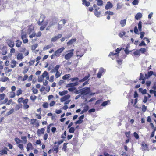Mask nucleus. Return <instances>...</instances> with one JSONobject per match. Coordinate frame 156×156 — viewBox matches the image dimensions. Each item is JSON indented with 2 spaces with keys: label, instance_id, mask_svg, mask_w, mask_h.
<instances>
[{
  "label": "nucleus",
  "instance_id": "obj_1",
  "mask_svg": "<svg viewBox=\"0 0 156 156\" xmlns=\"http://www.w3.org/2000/svg\"><path fill=\"white\" fill-rule=\"evenodd\" d=\"M28 33L29 34V37L32 38L34 37H39L42 35V33L41 32L39 31L36 34L35 31H34V29L33 27L30 25L28 28Z\"/></svg>",
  "mask_w": 156,
  "mask_h": 156
},
{
  "label": "nucleus",
  "instance_id": "obj_2",
  "mask_svg": "<svg viewBox=\"0 0 156 156\" xmlns=\"http://www.w3.org/2000/svg\"><path fill=\"white\" fill-rule=\"evenodd\" d=\"M45 18V17L44 15L41 16L39 18V20L37 22L38 25L41 26L40 27L41 31H42L44 29L48 23L47 22H44Z\"/></svg>",
  "mask_w": 156,
  "mask_h": 156
},
{
  "label": "nucleus",
  "instance_id": "obj_3",
  "mask_svg": "<svg viewBox=\"0 0 156 156\" xmlns=\"http://www.w3.org/2000/svg\"><path fill=\"white\" fill-rule=\"evenodd\" d=\"M29 100L27 98L24 99V98L23 97H21L19 98L17 100V102L19 103L22 102L23 104V108L24 109H28L29 106L27 104Z\"/></svg>",
  "mask_w": 156,
  "mask_h": 156
},
{
  "label": "nucleus",
  "instance_id": "obj_4",
  "mask_svg": "<svg viewBox=\"0 0 156 156\" xmlns=\"http://www.w3.org/2000/svg\"><path fill=\"white\" fill-rule=\"evenodd\" d=\"M73 49H72L68 51L67 52V53L64 56L65 59L66 60L70 59L73 55Z\"/></svg>",
  "mask_w": 156,
  "mask_h": 156
},
{
  "label": "nucleus",
  "instance_id": "obj_5",
  "mask_svg": "<svg viewBox=\"0 0 156 156\" xmlns=\"http://www.w3.org/2000/svg\"><path fill=\"white\" fill-rule=\"evenodd\" d=\"M65 49V48L62 47L58 49L55 51L54 55H55V56L57 57H59Z\"/></svg>",
  "mask_w": 156,
  "mask_h": 156
},
{
  "label": "nucleus",
  "instance_id": "obj_6",
  "mask_svg": "<svg viewBox=\"0 0 156 156\" xmlns=\"http://www.w3.org/2000/svg\"><path fill=\"white\" fill-rule=\"evenodd\" d=\"M81 94L86 95L89 93L90 91V89L89 87H86L81 89Z\"/></svg>",
  "mask_w": 156,
  "mask_h": 156
},
{
  "label": "nucleus",
  "instance_id": "obj_7",
  "mask_svg": "<svg viewBox=\"0 0 156 156\" xmlns=\"http://www.w3.org/2000/svg\"><path fill=\"white\" fill-rule=\"evenodd\" d=\"M8 45L10 48H13L15 45L14 42L11 39H8L6 41Z\"/></svg>",
  "mask_w": 156,
  "mask_h": 156
},
{
  "label": "nucleus",
  "instance_id": "obj_8",
  "mask_svg": "<svg viewBox=\"0 0 156 156\" xmlns=\"http://www.w3.org/2000/svg\"><path fill=\"white\" fill-rule=\"evenodd\" d=\"M62 36L61 34H59L57 36H55L54 37L52 38L51 39V41L52 42H54L56 41L57 40L61 38Z\"/></svg>",
  "mask_w": 156,
  "mask_h": 156
},
{
  "label": "nucleus",
  "instance_id": "obj_9",
  "mask_svg": "<svg viewBox=\"0 0 156 156\" xmlns=\"http://www.w3.org/2000/svg\"><path fill=\"white\" fill-rule=\"evenodd\" d=\"M21 38L23 43L25 44L28 42V40L27 38V35L26 34H22Z\"/></svg>",
  "mask_w": 156,
  "mask_h": 156
},
{
  "label": "nucleus",
  "instance_id": "obj_10",
  "mask_svg": "<svg viewBox=\"0 0 156 156\" xmlns=\"http://www.w3.org/2000/svg\"><path fill=\"white\" fill-rule=\"evenodd\" d=\"M0 50L2 51V53L3 55H6L7 53V47L6 46H3L2 48L0 46Z\"/></svg>",
  "mask_w": 156,
  "mask_h": 156
},
{
  "label": "nucleus",
  "instance_id": "obj_11",
  "mask_svg": "<svg viewBox=\"0 0 156 156\" xmlns=\"http://www.w3.org/2000/svg\"><path fill=\"white\" fill-rule=\"evenodd\" d=\"M12 102V99H10L8 100L7 98H5L4 101L2 102V104H6L7 105H9Z\"/></svg>",
  "mask_w": 156,
  "mask_h": 156
},
{
  "label": "nucleus",
  "instance_id": "obj_12",
  "mask_svg": "<svg viewBox=\"0 0 156 156\" xmlns=\"http://www.w3.org/2000/svg\"><path fill=\"white\" fill-rule=\"evenodd\" d=\"M113 6L112 4L111 3L110 1L107 2L105 7V9L106 10H108L111 8Z\"/></svg>",
  "mask_w": 156,
  "mask_h": 156
},
{
  "label": "nucleus",
  "instance_id": "obj_13",
  "mask_svg": "<svg viewBox=\"0 0 156 156\" xmlns=\"http://www.w3.org/2000/svg\"><path fill=\"white\" fill-rule=\"evenodd\" d=\"M104 71V69L102 68H101L97 74V77L98 78H100L102 76V74Z\"/></svg>",
  "mask_w": 156,
  "mask_h": 156
},
{
  "label": "nucleus",
  "instance_id": "obj_14",
  "mask_svg": "<svg viewBox=\"0 0 156 156\" xmlns=\"http://www.w3.org/2000/svg\"><path fill=\"white\" fill-rule=\"evenodd\" d=\"M70 96L69 94H67V95H65L63 97L61 98L60 99V101L61 102H63L69 99Z\"/></svg>",
  "mask_w": 156,
  "mask_h": 156
},
{
  "label": "nucleus",
  "instance_id": "obj_15",
  "mask_svg": "<svg viewBox=\"0 0 156 156\" xmlns=\"http://www.w3.org/2000/svg\"><path fill=\"white\" fill-rule=\"evenodd\" d=\"M78 84V83L77 82L75 83H71L66 85V87H71L75 86Z\"/></svg>",
  "mask_w": 156,
  "mask_h": 156
},
{
  "label": "nucleus",
  "instance_id": "obj_16",
  "mask_svg": "<svg viewBox=\"0 0 156 156\" xmlns=\"http://www.w3.org/2000/svg\"><path fill=\"white\" fill-rule=\"evenodd\" d=\"M82 4L86 7H88L90 5L89 2L87 1V0H82Z\"/></svg>",
  "mask_w": 156,
  "mask_h": 156
},
{
  "label": "nucleus",
  "instance_id": "obj_17",
  "mask_svg": "<svg viewBox=\"0 0 156 156\" xmlns=\"http://www.w3.org/2000/svg\"><path fill=\"white\" fill-rule=\"evenodd\" d=\"M16 58L18 60H21L23 58L22 54L21 53H18L17 55Z\"/></svg>",
  "mask_w": 156,
  "mask_h": 156
},
{
  "label": "nucleus",
  "instance_id": "obj_18",
  "mask_svg": "<svg viewBox=\"0 0 156 156\" xmlns=\"http://www.w3.org/2000/svg\"><path fill=\"white\" fill-rule=\"evenodd\" d=\"M44 78L46 77L47 80H48L49 78V76L48 72L46 71H44L42 75H41Z\"/></svg>",
  "mask_w": 156,
  "mask_h": 156
},
{
  "label": "nucleus",
  "instance_id": "obj_19",
  "mask_svg": "<svg viewBox=\"0 0 156 156\" xmlns=\"http://www.w3.org/2000/svg\"><path fill=\"white\" fill-rule=\"evenodd\" d=\"M22 42L19 40H17L16 41V46L17 48L20 47L22 44Z\"/></svg>",
  "mask_w": 156,
  "mask_h": 156
},
{
  "label": "nucleus",
  "instance_id": "obj_20",
  "mask_svg": "<svg viewBox=\"0 0 156 156\" xmlns=\"http://www.w3.org/2000/svg\"><path fill=\"white\" fill-rule=\"evenodd\" d=\"M142 17V14L140 13H138L135 16V18L136 20H138L140 19Z\"/></svg>",
  "mask_w": 156,
  "mask_h": 156
},
{
  "label": "nucleus",
  "instance_id": "obj_21",
  "mask_svg": "<svg viewBox=\"0 0 156 156\" xmlns=\"http://www.w3.org/2000/svg\"><path fill=\"white\" fill-rule=\"evenodd\" d=\"M141 146L143 149L144 150H147L148 148V145L144 141L142 142Z\"/></svg>",
  "mask_w": 156,
  "mask_h": 156
},
{
  "label": "nucleus",
  "instance_id": "obj_22",
  "mask_svg": "<svg viewBox=\"0 0 156 156\" xmlns=\"http://www.w3.org/2000/svg\"><path fill=\"white\" fill-rule=\"evenodd\" d=\"M5 149H2L1 150L0 152V154L3 155L5 154H7V150H8V149L6 147H5Z\"/></svg>",
  "mask_w": 156,
  "mask_h": 156
},
{
  "label": "nucleus",
  "instance_id": "obj_23",
  "mask_svg": "<svg viewBox=\"0 0 156 156\" xmlns=\"http://www.w3.org/2000/svg\"><path fill=\"white\" fill-rule=\"evenodd\" d=\"M154 72L152 71H151L148 72L147 74H146L145 75V77L147 78H148L150 77L152 75H153Z\"/></svg>",
  "mask_w": 156,
  "mask_h": 156
},
{
  "label": "nucleus",
  "instance_id": "obj_24",
  "mask_svg": "<svg viewBox=\"0 0 156 156\" xmlns=\"http://www.w3.org/2000/svg\"><path fill=\"white\" fill-rule=\"evenodd\" d=\"M60 67V66L59 65H57L55 68L53 69L51 71V72L52 73L53 72H55L56 71H59L58 69Z\"/></svg>",
  "mask_w": 156,
  "mask_h": 156
},
{
  "label": "nucleus",
  "instance_id": "obj_25",
  "mask_svg": "<svg viewBox=\"0 0 156 156\" xmlns=\"http://www.w3.org/2000/svg\"><path fill=\"white\" fill-rule=\"evenodd\" d=\"M90 75H89L87 76H86L83 78L79 80V82H84L87 80L90 77Z\"/></svg>",
  "mask_w": 156,
  "mask_h": 156
},
{
  "label": "nucleus",
  "instance_id": "obj_26",
  "mask_svg": "<svg viewBox=\"0 0 156 156\" xmlns=\"http://www.w3.org/2000/svg\"><path fill=\"white\" fill-rule=\"evenodd\" d=\"M44 128H42L40 130L39 129L37 130V133L38 135L41 134H43L44 133Z\"/></svg>",
  "mask_w": 156,
  "mask_h": 156
},
{
  "label": "nucleus",
  "instance_id": "obj_27",
  "mask_svg": "<svg viewBox=\"0 0 156 156\" xmlns=\"http://www.w3.org/2000/svg\"><path fill=\"white\" fill-rule=\"evenodd\" d=\"M126 19H125L123 20H122L120 21V24L122 27H124L126 25Z\"/></svg>",
  "mask_w": 156,
  "mask_h": 156
},
{
  "label": "nucleus",
  "instance_id": "obj_28",
  "mask_svg": "<svg viewBox=\"0 0 156 156\" xmlns=\"http://www.w3.org/2000/svg\"><path fill=\"white\" fill-rule=\"evenodd\" d=\"M58 145H55L53 147L52 150L54 151H56V153H57L58 151Z\"/></svg>",
  "mask_w": 156,
  "mask_h": 156
},
{
  "label": "nucleus",
  "instance_id": "obj_29",
  "mask_svg": "<svg viewBox=\"0 0 156 156\" xmlns=\"http://www.w3.org/2000/svg\"><path fill=\"white\" fill-rule=\"evenodd\" d=\"M134 55L135 56H139L140 55V52L139 50H136L134 52H133Z\"/></svg>",
  "mask_w": 156,
  "mask_h": 156
},
{
  "label": "nucleus",
  "instance_id": "obj_30",
  "mask_svg": "<svg viewBox=\"0 0 156 156\" xmlns=\"http://www.w3.org/2000/svg\"><path fill=\"white\" fill-rule=\"evenodd\" d=\"M17 64V62L15 60H12L11 62V67L12 68L15 67Z\"/></svg>",
  "mask_w": 156,
  "mask_h": 156
},
{
  "label": "nucleus",
  "instance_id": "obj_31",
  "mask_svg": "<svg viewBox=\"0 0 156 156\" xmlns=\"http://www.w3.org/2000/svg\"><path fill=\"white\" fill-rule=\"evenodd\" d=\"M76 41L75 39H72L70 40L68 42L67 44L68 45H70L72 44L74 42H75Z\"/></svg>",
  "mask_w": 156,
  "mask_h": 156
},
{
  "label": "nucleus",
  "instance_id": "obj_32",
  "mask_svg": "<svg viewBox=\"0 0 156 156\" xmlns=\"http://www.w3.org/2000/svg\"><path fill=\"white\" fill-rule=\"evenodd\" d=\"M32 147V145L30 142L28 143L27 145V151H29Z\"/></svg>",
  "mask_w": 156,
  "mask_h": 156
},
{
  "label": "nucleus",
  "instance_id": "obj_33",
  "mask_svg": "<svg viewBox=\"0 0 156 156\" xmlns=\"http://www.w3.org/2000/svg\"><path fill=\"white\" fill-rule=\"evenodd\" d=\"M9 80V78L6 77H2L0 79V81L2 82H5Z\"/></svg>",
  "mask_w": 156,
  "mask_h": 156
},
{
  "label": "nucleus",
  "instance_id": "obj_34",
  "mask_svg": "<svg viewBox=\"0 0 156 156\" xmlns=\"http://www.w3.org/2000/svg\"><path fill=\"white\" fill-rule=\"evenodd\" d=\"M142 22L141 21H140L138 23V28L140 31H141L142 30Z\"/></svg>",
  "mask_w": 156,
  "mask_h": 156
},
{
  "label": "nucleus",
  "instance_id": "obj_35",
  "mask_svg": "<svg viewBox=\"0 0 156 156\" xmlns=\"http://www.w3.org/2000/svg\"><path fill=\"white\" fill-rule=\"evenodd\" d=\"M124 49V48H123L122 47H121L119 49V48H117L116 50L115 51H116V54L117 55V56H118V54L120 52V51Z\"/></svg>",
  "mask_w": 156,
  "mask_h": 156
},
{
  "label": "nucleus",
  "instance_id": "obj_36",
  "mask_svg": "<svg viewBox=\"0 0 156 156\" xmlns=\"http://www.w3.org/2000/svg\"><path fill=\"white\" fill-rule=\"evenodd\" d=\"M68 91L67 90H64L62 92H59V95L61 96H62L66 95Z\"/></svg>",
  "mask_w": 156,
  "mask_h": 156
},
{
  "label": "nucleus",
  "instance_id": "obj_37",
  "mask_svg": "<svg viewBox=\"0 0 156 156\" xmlns=\"http://www.w3.org/2000/svg\"><path fill=\"white\" fill-rule=\"evenodd\" d=\"M126 32L125 31L121 32L119 34V36L121 38H122L126 34Z\"/></svg>",
  "mask_w": 156,
  "mask_h": 156
},
{
  "label": "nucleus",
  "instance_id": "obj_38",
  "mask_svg": "<svg viewBox=\"0 0 156 156\" xmlns=\"http://www.w3.org/2000/svg\"><path fill=\"white\" fill-rule=\"evenodd\" d=\"M70 77V74H66L62 77V78L63 80H66L68 79Z\"/></svg>",
  "mask_w": 156,
  "mask_h": 156
},
{
  "label": "nucleus",
  "instance_id": "obj_39",
  "mask_svg": "<svg viewBox=\"0 0 156 156\" xmlns=\"http://www.w3.org/2000/svg\"><path fill=\"white\" fill-rule=\"evenodd\" d=\"M94 13L97 17H99L101 14V12L98 11H94Z\"/></svg>",
  "mask_w": 156,
  "mask_h": 156
},
{
  "label": "nucleus",
  "instance_id": "obj_40",
  "mask_svg": "<svg viewBox=\"0 0 156 156\" xmlns=\"http://www.w3.org/2000/svg\"><path fill=\"white\" fill-rule=\"evenodd\" d=\"M75 130V129L73 127H71L69 128V133H74Z\"/></svg>",
  "mask_w": 156,
  "mask_h": 156
},
{
  "label": "nucleus",
  "instance_id": "obj_41",
  "mask_svg": "<svg viewBox=\"0 0 156 156\" xmlns=\"http://www.w3.org/2000/svg\"><path fill=\"white\" fill-rule=\"evenodd\" d=\"M22 92H23L22 90L20 88L17 91L16 95L17 96H19V95H20L22 93Z\"/></svg>",
  "mask_w": 156,
  "mask_h": 156
},
{
  "label": "nucleus",
  "instance_id": "obj_42",
  "mask_svg": "<svg viewBox=\"0 0 156 156\" xmlns=\"http://www.w3.org/2000/svg\"><path fill=\"white\" fill-rule=\"evenodd\" d=\"M14 110L13 108L11 109L9 111L6 113V115L8 116L13 113V112H14Z\"/></svg>",
  "mask_w": 156,
  "mask_h": 156
},
{
  "label": "nucleus",
  "instance_id": "obj_43",
  "mask_svg": "<svg viewBox=\"0 0 156 156\" xmlns=\"http://www.w3.org/2000/svg\"><path fill=\"white\" fill-rule=\"evenodd\" d=\"M15 141L17 144H19L22 142V141L20 139L17 138H16L15 139Z\"/></svg>",
  "mask_w": 156,
  "mask_h": 156
},
{
  "label": "nucleus",
  "instance_id": "obj_44",
  "mask_svg": "<svg viewBox=\"0 0 156 156\" xmlns=\"http://www.w3.org/2000/svg\"><path fill=\"white\" fill-rule=\"evenodd\" d=\"M145 78L144 77V75L142 73H140V77L139 78V80H142L145 79Z\"/></svg>",
  "mask_w": 156,
  "mask_h": 156
},
{
  "label": "nucleus",
  "instance_id": "obj_45",
  "mask_svg": "<svg viewBox=\"0 0 156 156\" xmlns=\"http://www.w3.org/2000/svg\"><path fill=\"white\" fill-rule=\"evenodd\" d=\"M5 71L6 73H9V72L12 71V70L10 69H9L8 67H5Z\"/></svg>",
  "mask_w": 156,
  "mask_h": 156
},
{
  "label": "nucleus",
  "instance_id": "obj_46",
  "mask_svg": "<svg viewBox=\"0 0 156 156\" xmlns=\"http://www.w3.org/2000/svg\"><path fill=\"white\" fill-rule=\"evenodd\" d=\"M124 51L126 55H128L129 54V53L130 52H131L132 51H129L128 50V47H126V48L125 49H124Z\"/></svg>",
  "mask_w": 156,
  "mask_h": 156
},
{
  "label": "nucleus",
  "instance_id": "obj_47",
  "mask_svg": "<svg viewBox=\"0 0 156 156\" xmlns=\"http://www.w3.org/2000/svg\"><path fill=\"white\" fill-rule=\"evenodd\" d=\"M21 139L23 140L24 143L25 144L27 143V137L25 136H22L21 137Z\"/></svg>",
  "mask_w": 156,
  "mask_h": 156
},
{
  "label": "nucleus",
  "instance_id": "obj_48",
  "mask_svg": "<svg viewBox=\"0 0 156 156\" xmlns=\"http://www.w3.org/2000/svg\"><path fill=\"white\" fill-rule=\"evenodd\" d=\"M105 14H108V15H113L114 14V13L112 12L109 11H108L105 12Z\"/></svg>",
  "mask_w": 156,
  "mask_h": 156
},
{
  "label": "nucleus",
  "instance_id": "obj_49",
  "mask_svg": "<svg viewBox=\"0 0 156 156\" xmlns=\"http://www.w3.org/2000/svg\"><path fill=\"white\" fill-rule=\"evenodd\" d=\"M42 106L44 108H47L48 107V103L47 102H44Z\"/></svg>",
  "mask_w": 156,
  "mask_h": 156
},
{
  "label": "nucleus",
  "instance_id": "obj_50",
  "mask_svg": "<svg viewBox=\"0 0 156 156\" xmlns=\"http://www.w3.org/2000/svg\"><path fill=\"white\" fill-rule=\"evenodd\" d=\"M52 46L51 45H48L44 47L43 48L44 50H46L51 48Z\"/></svg>",
  "mask_w": 156,
  "mask_h": 156
},
{
  "label": "nucleus",
  "instance_id": "obj_51",
  "mask_svg": "<svg viewBox=\"0 0 156 156\" xmlns=\"http://www.w3.org/2000/svg\"><path fill=\"white\" fill-rule=\"evenodd\" d=\"M56 73L55 74V76L56 78H58L61 75V74L60 73L59 71H56Z\"/></svg>",
  "mask_w": 156,
  "mask_h": 156
},
{
  "label": "nucleus",
  "instance_id": "obj_52",
  "mask_svg": "<svg viewBox=\"0 0 156 156\" xmlns=\"http://www.w3.org/2000/svg\"><path fill=\"white\" fill-rule=\"evenodd\" d=\"M15 96L16 94L14 92L12 91L11 92L10 96V97L11 98H13Z\"/></svg>",
  "mask_w": 156,
  "mask_h": 156
},
{
  "label": "nucleus",
  "instance_id": "obj_53",
  "mask_svg": "<svg viewBox=\"0 0 156 156\" xmlns=\"http://www.w3.org/2000/svg\"><path fill=\"white\" fill-rule=\"evenodd\" d=\"M5 97V94L4 93H2L0 94V101L3 100Z\"/></svg>",
  "mask_w": 156,
  "mask_h": 156
},
{
  "label": "nucleus",
  "instance_id": "obj_54",
  "mask_svg": "<svg viewBox=\"0 0 156 156\" xmlns=\"http://www.w3.org/2000/svg\"><path fill=\"white\" fill-rule=\"evenodd\" d=\"M89 108V106L88 105H86L84 106L83 110L85 111V112H86L88 110Z\"/></svg>",
  "mask_w": 156,
  "mask_h": 156
},
{
  "label": "nucleus",
  "instance_id": "obj_55",
  "mask_svg": "<svg viewBox=\"0 0 156 156\" xmlns=\"http://www.w3.org/2000/svg\"><path fill=\"white\" fill-rule=\"evenodd\" d=\"M35 60H30L29 62V65L30 66H31L33 65L35 62Z\"/></svg>",
  "mask_w": 156,
  "mask_h": 156
},
{
  "label": "nucleus",
  "instance_id": "obj_56",
  "mask_svg": "<svg viewBox=\"0 0 156 156\" xmlns=\"http://www.w3.org/2000/svg\"><path fill=\"white\" fill-rule=\"evenodd\" d=\"M139 50L140 52V51L142 53H144L146 51V49L144 48H141L139 49Z\"/></svg>",
  "mask_w": 156,
  "mask_h": 156
},
{
  "label": "nucleus",
  "instance_id": "obj_57",
  "mask_svg": "<svg viewBox=\"0 0 156 156\" xmlns=\"http://www.w3.org/2000/svg\"><path fill=\"white\" fill-rule=\"evenodd\" d=\"M84 55V53H81L80 54V52L79 51L77 52V57H79L80 58L82 57Z\"/></svg>",
  "mask_w": 156,
  "mask_h": 156
},
{
  "label": "nucleus",
  "instance_id": "obj_58",
  "mask_svg": "<svg viewBox=\"0 0 156 156\" xmlns=\"http://www.w3.org/2000/svg\"><path fill=\"white\" fill-rule=\"evenodd\" d=\"M30 99L33 101H34L37 99V97L35 96H31L30 97Z\"/></svg>",
  "mask_w": 156,
  "mask_h": 156
},
{
  "label": "nucleus",
  "instance_id": "obj_59",
  "mask_svg": "<svg viewBox=\"0 0 156 156\" xmlns=\"http://www.w3.org/2000/svg\"><path fill=\"white\" fill-rule=\"evenodd\" d=\"M133 135L134 136L135 138L137 139H138L139 138V136L138 134L136 132H135L133 133Z\"/></svg>",
  "mask_w": 156,
  "mask_h": 156
},
{
  "label": "nucleus",
  "instance_id": "obj_60",
  "mask_svg": "<svg viewBox=\"0 0 156 156\" xmlns=\"http://www.w3.org/2000/svg\"><path fill=\"white\" fill-rule=\"evenodd\" d=\"M66 131H64V133L62 134L61 135V138H62L64 139L66 138Z\"/></svg>",
  "mask_w": 156,
  "mask_h": 156
},
{
  "label": "nucleus",
  "instance_id": "obj_61",
  "mask_svg": "<svg viewBox=\"0 0 156 156\" xmlns=\"http://www.w3.org/2000/svg\"><path fill=\"white\" fill-rule=\"evenodd\" d=\"M93 7L95 9V10H94V11H98L99 10V9H100V8L98 7L97 5L94 4L93 6Z\"/></svg>",
  "mask_w": 156,
  "mask_h": 156
},
{
  "label": "nucleus",
  "instance_id": "obj_62",
  "mask_svg": "<svg viewBox=\"0 0 156 156\" xmlns=\"http://www.w3.org/2000/svg\"><path fill=\"white\" fill-rule=\"evenodd\" d=\"M44 78L41 75L38 78V81L40 82H42L44 80Z\"/></svg>",
  "mask_w": 156,
  "mask_h": 156
},
{
  "label": "nucleus",
  "instance_id": "obj_63",
  "mask_svg": "<svg viewBox=\"0 0 156 156\" xmlns=\"http://www.w3.org/2000/svg\"><path fill=\"white\" fill-rule=\"evenodd\" d=\"M28 70H29V69L28 68H27V67H25L23 71V74H26L28 71Z\"/></svg>",
  "mask_w": 156,
  "mask_h": 156
},
{
  "label": "nucleus",
  "instance_id": "obj_64",
  "mask_svg": "<svg viewBox=\"0 0 156 156\" xmlns=\"http://www.w3.org/2000/svg\"><path fill=\"white\" fill-rule=\"evenodd\" d=\"M18 147L21 150L23 149V144H19L18 145Z\"/></svg>",
  "mask_w": 156,
  "mask_h": 156
}]
</instances>
